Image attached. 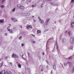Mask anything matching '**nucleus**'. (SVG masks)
Returning <instances> with one entry per match:
<instances>
[{
	"instance_id": "16",
	"label": "nucleus",
	"mask_w": 74,
	"mask_h": 74,
	"mask_svg": "<svg viewBox=\"0 0 74 74\" xmlns=\"http://www.w3.org/2000/svg\"><path fill=\"white\" fill-rule=\"evenodd\" d=\"M68 64H69V66H71L72 64V63L71 62H68Z\"/></svg>"
},
{
	"instance_id": "44",
	"label": "nucleus",
	"mask_w": 74,
	"mask_h": 74,
	"mask_svg": "<svg viewBox=\"0 0 74 74\" xmlns=\"http://www.w3.org/2000/svg\"><path fill=\"white\" fill-rule=\"evenodd\" d=\"M33 43H34H34H35V41H33Z\"/></svg>"
},
{
	"instance_id": "13",
	"label": "nucleus",
	"mask_w": 74,
	"mask_h": 74,
	"mask_svg": "<svg viewBox=\"0 0 74 74\" xmlns=\"http://www.w3.org/2000/svg\"><path fill=\"white\" fill-rule=\"evenodd\" d=\"M69 36H71L72 34V32H69Z\"/></svg>"
},
{
	"instance_id": "19",
	"label": "nucleus",
	"mask_w": 74,
	"mask_h": 74,
	"mask_svg": "<svg viewBox=\"0 0 74 74\" xmlns=\"http://www.w3.org/2000/svg\"><path fill=\"white\" fill-rule=\"evenodd\" d=\"M15 8H14L13 10H12V11L13 12H15Z\"/></svg>"
},
{
	"instance_id": "32",
	"label": "nucleus",
	"mask_w": 74,
	"mask_h": 74,
	"mask_svg": "<svg viewBox=\"0 0 74 74\" xmlns=\"http://www.w3.org/2000/svg\"><path fill=\"white\" fill-rule=\"evenodd\" d=\"M4 5H2L1 6V8H4Z\"/></svg>"
},
{
	"instance_id": "51",
	"label": "nucleus",
	"mask_w": 74,
	"mask_h": 74,
	"mask_svg": "<svg viewBox=\"0 0 74 74\" xmlns=\"http://www.w3.org/2000/svg\"><path fill=\"white\" fill-rule=\"evenodd\" d=\"M71 58V57H69V59H70Z\"/></svg>"
},
{
	"instance_id": "42",
	"label": "nucleus",
	"mask_w": 74,
	"mask_h": 74,
	"mask_svg": "<svg viewBox=\"0 0 74 74\" xmlns=\"http://www.w3.org/2000/svg\"><path fill=\"white\" fill-rule=\"evenodd\" d=\"M23 59L24 60H26V59H25V58H23Z\"/></svg>"
},
{
	"instance_id": "4",
	"label": "nucleus",
	"mask_w": 74,
	"mask_h": 74,
	"mask_svg": "<svg viewBox=\"0 0 74 74\" xmlns=\"http://www.w3.org/2000/svg\"><path fill=\"white\" fill-rule=\"evenodd\" d=\"M74 41V37H71V39L70 40V42L71 44H73V42Z\"/></svg>"
},
{
	"instance_id": "10",
	"label": "nucleus",
	"mask_w": 74,
	"mask_h": 74,
	"mask_svg": "<svg viewBox=\"0 0 74 74\" xmlns=\"http://www.w3.org/2000/svg\"><path fill=\"white\" fill-rule=\"evenodd\" d=\"M5 70H3L0 72V74H5Z\"/></svg>"
},
{
	"instance_id": "56",
	"label": "nucleus",
	"mask_w": 74,
	"mask_h": 74,
	"mask_svg": "<svg viewBox=\"0 0 74 74\" xmlns=\"http://www.w3.org/2000/svg\"><path fill=\"white\" fill-rule=\"evenodd\" d=\"M54 23H56V21H55Z\"/></svg>"
},
{
	"instance_id": "27",
	"label": "nucleus",
	"mask_w": 74,
	"mask_h": 74,
	"mask_svg": "<svg viewBox=\"0 0 74 74\" xmlns=\"http://www.w3.org/2000/svg\"><path fill=\"white\" fill-rule=\"evenodd\" d=\"M72 73H74V67L73 68V70L72 71Z\"/></svg>"
},
{
	"instance_id": "1",
	"label": "nucleus",
	"mask_w": 74,
	"mask_h": 74,
	"mask_svg": "<svg viewBox=\"0 0 74 74\" xmlns=\"http://www.w3.org/2000/svg\"><path fill=\"white\" fill-rule=\"evenodd\" d=\"M17 7L18 8H19L20 9H21V10H24L25 9V7L22 5H21L20 4H18L17 5Z\"/></svg>"
},
{
	"instance_id": "39",
	"label": "nucleus",
	"mask_w": 74,
	"mask_h": 74,
	"mask_svg": "<svg viewBox=\"0 0 74 74\" xmlns=\"http://www.w3.org/2000/svg\"><path fill=\"white\" fill-rule=\"evenodd\" d=\"M71 2H72V3H74V0H71Z\"/></svg>"
},
{
	"instance_id": "11",
	"label": "nucleus",
	"mask_w": 74,
	"mask_h": 74,
	"mask_svg": "<svg viewBox=\"0 0 74 74\" xmlns=\"http://www.w3.org/2000/svg\"><path fill=\"white\" fill-rule=\"evenodd\" d=\"M40 23H41L42 24H44V22L42 19H40Z\"/></svg>"
},
{
	"instance_id": "38",
	"label": "nucleus",
	"mask_w": 74,
	"mask_h": 74,
	"mask_svg": "<svg viewBox=\"0 0 74 74\" xmlns=\"http://www.w3.org/2000/svg\"><path fill=\"white\" fill-rule=\"evenodd\" d=\"M32 7H35V6H34V5H32Z\"/></svg>"
},
{
	"instance_id": "2",
	"label": "nucleus",
	"mask_w": 74,
	"mask_h": 74,
	"mask_svg": "<svg viewBox=\"0 0 74 74\" xmlns=\"http://www.w3.org/2000/svg\"><path fill=\"white\" fill-rule=\"evenodd\" d=\"M17 30V28H16V27H14L12 29H11V31H10V33H14L15 32L14 31H15V30Z\"/></svg>"
},
{
	"instance_id": "63",
	"label": "nucleus",
	"mask_w": 74,
	"mask_h": 74,
	"mask_svg": "<svg viewBox=\"0 0 74 74\" xmlns=\"http://www.w3.org/2000/svg\"><path fill=\"white\" fill-rule=\"evenodd\" d=\"M28 56H29V53H28Z\"/></svg>"
},
{
	"instance_id": "47",
	"label": "nucleus",
	"mask_w": 74,
	"mask_h": 74,
	"mask_svg": "<svg viewBox=\"0 0 74 74\" xmlns=\"http://www.w3.org/2000/svg\"><path fill=\"white\" fill-rule=\"evenodd\" d=\"M5 34L6 35V36H7V33H5Z\"/></svg>"
},
{
	"instance_id": "61",
	"label": "nucleus",
	"mask_w": 74,
	"mask_h": 74,
	"mask_svg": "<svg viewBox=\"0 0 74 74\" xmlns=\"http://www.w3.org/2000/svg\"><path fill=\"white\" fill-rule=\"evenodd\" d=\"M25 1V0H23V1Z\"/></svg>"
},
{
	"instance_id": "43",
	"label": "nucleus",
	"mask_w": 74,
	"mask_h": 74,
	"mask_svg": "<svg viewBox=\"0 0 74 74\" xmlns=\"http://www.w3.org/2000/svg\"><path fill=\"white\" fill-rule=\"evenodd\" d=\"M38 18L40 19H40H41V18H40V17H39Z\"/></svg>"
},
{
	"instance_id": "41",
	"label": "nucleus",
	"mask_w": 74,
	"mask_h": 74,
	"mask_svg": "<svg viewBox=\"0 0 74 74\" xmlns=\"http://www.w3.org/2000/svg\"><path fill=\"white\" fill-rule=\"evenodd\" d=\"M46 49H49V47H47V45H46Z\"/></svg>"
},
{
	"instance_id": "58",
	"label": "nucleus",
	"mask_w": 74,
	"mask_h": 74,
	"mask_svg": "<svg viewBox=\"0 0 74 74\" xmlns=\"http://www.w3.org/2000/svg\"><path fill=\"white\" fill-rule=\"evenodd\" d=\"M19 39H21V37H20L19 38Z\"/></svg>"
},
{
	"instance_id": "34",
	"label": "nucleus",
	"mask_w": 74,
	"mask_h": 74,
	"mask_svg": "<svg viewBox=\"0 0 74 74\" xmlns=\"http://www.w3.org/2000/svg\"><path fill=\"white\" fill-rule=\"evenodd\" d=\"M39 60H41V57H38Z\"/></svg>"
},
{
	"instance_id": "5",
	"label": "nucleus",
	"mask_w": 74,
	"mask_h": 74,
	"mask_svg": "<svg viewBox=\"0 0 74 74\" xmlns=\"http://www.w3.org/2000/svg\"><path fill=\"white\" fill-rule=\"evenodd\" d=\"M56 49L57 50L58 52V53H59V47H58V44L57 43V42H56Z\"/></svg>"
},
{
	"instance_id": "21",
	"label": "nucleus",
	"mask_w": 74,
	"mask_h": 74,
	"mask_svg": "<svg viewBox=\"0 0 74 74\" xmlns=\"http://www.w3.org/2000/svg\"><path fill=\"white\" fill-rule=\"evenodd\" d=\"M71 49H71V50H73V46H71Z\"/></svg>"
},
{
	"instance_id": "54",
	"label": "nucleus",
	"mask_w": 74,
	"mask_h": 74,
	"mask_svg": "<svg viewBox=\"0 0 74 74\" xmlns=\"http://www.w3.org/2000/svg\"><path fill=\"white\" fill-rule=\"evenodd\" d=\"M5 58H6V59H7V58H8V57H6Z\"/></svg>"
},
{
	"instance_id": "35",
	"label": "nucleus",
	"mask_w": 74,
	"mask_h": 74,
	"mask_svg": "<svg viewBox=\"0 0 74 74\" xmlns=\"http://www.w3.org/2000/svg\"><path fill=\"white\" fill-rule=\"evenodd\" d=\"M47 63L48 64H49V62H48V61H47Z\"/></svg>"
},
{
	"instance_id": "26",
	"label": "nucleus",
	"mask_w": 74,
	"mask_h": 74,
	"mask_svg": "<svg viewBox=\"0 0 74 74\" xmlns=\"http://www.w3.org/2000/svg\"><path fill=\"white\" fill-rule=\"evenodd\" d=\"M18 66L19 67V68H21V65L20 64L18 65Z\"/></svg>"
},
{
	"instance_id": "33",
	"label": "nucleus",
	"mask_w": 74,
	"mask_h": 74,
	"mask_svg": "<svg viewBox=\"0 0 74 74\" xmlns=\"http://www.w3.org/2000/svg\"><path fill=\"white\" fill-rule=\"evenodd\" d=\"M29 27H30L31 29H32V26L29 25Z\"/></svg>"
},
{
	"instance_id": "53",
	"label": "nucleus",
	"mask_w": 74,
	"mask_h": 74,
	"mask_svg": "<svg viewBox=\"0 0 74 74\" xmlns=\"http://www.w3.org/2000/svg\"><path fill=\"white\" fill-rule=\"evenodd\" d=\"M21 28H23L22 27V26H21Z\"/></svg>"
},
{
	"instance_id": "7",
	"label": "nucleus",
	"mask_w": 74,
	"mask_h": 74,
	"mask_svg": "<svg viewBox=\"0 0 74 74\" xmlns=\"http://www.w3.org/2000/svg\"><path fill=\"white\" fill-rule=\"evenodd\" d=\"M12 56L13 58H18V56L17 55H15V54H13L12 55Z\"/></svg>"
},
{
	"instance_id": "59",
	"label": "nucleus",
	"mask_w": 74,
	"mask_h": 74,
	"mask_svg": "<svg viewBox=\"0 0 74 74\" xmlns=\"http://www.w3.org/2000/svg\"><path fill=\"white\" fill-rule=\"evenodd\" d=\"M34 16H32L33 18H34Z\"/></svg>"
},
{
	"instance_id": "22",
	"label": "nucleus",
	"mask_w": 74,
	"mask_h": 74,
	"mask_svg": "<svg viewBox=\"0 0 74 74\" xmlns=\"http://www.w3.org/2000/svg\"><path fill=\"white\" fill-rule=\"evenodd\" d=\"M53 40V38H49V40L50 41H52V40Z\"/></svg>"
},
{
	"instance_id": "36",
	"label": "nucleus",
	"mask_w": 74,
	"mask_h": 74,
	"mask_svg": "<svg viewBox=\"0 0 74 74\" xmlns=\"http://www.w3.org/2000/svg\"><path fill=\"white\" fill-rule=\"evenodd\" d=\"M10 29V27H7V30H8V29Z\"/></svg>"
},
{
	"instance_id": "17",
	"label": "nucleus",
	"mask_w": 74,
	"mask_h": 74,
	"mask_svg": "<svg viewBox=\"0 0 74 74\" xmlns=\"http://www.w3.org/2000/svg\"><path fill=\"white\" fill-rule=\"evenodd\" d=\"M40 68H41V71H43V68L41 66H40Z\"/></svg>"
},
{
	"instance_id": "57",
	"label": "nucleus",
	"mask_w": 74,
	"mask_h": 74,
	"mask_svg": "<svg viewBox=\"0 0 74 74\" xmlns=\"http://www.w3.org/2000/svg\"><path fill=\"white\" fill-rule=\"evenodd\" d=\"M34 22H36V20H34Z\"/></svg>"
},
{
	"instance_id": "37",
	"label": "nucleus",
	"mask_w": 74,
	"mask_h": 74,
	"mask_svg": "<svg viewBox=\"0 0 74 74\" xmlns=\"http://www.w3.org/2000/svg\"><path fill=\"white\" fill-rule=\"evenodd\" d=\"M49 20H50V18L48 19L47 20V22H49Z\"/></svg>"
},
{
	"instance_id": "55",
	"label": "nucleus",
	"mask_w": 74,
	"mask_h": 74,
	"mask_svg": "<svg viewBox=\"0 0 74 74\" xmlns=\"http://www.w3.org/2000/svg\"><path fill=\"white\" fill-rule=\"evenodd\" d=\"M8 31H10V29H9L8 30Z\"/></svg>"
},
{
	"instance_id": "9",
	"label": "nucleus",
	"mask_w": 74,
	"mask_h": 74,
	"mask_svg": "<svg viewBox=\"0 0 74 74\" xmlns=\"http://www.w3.org/2000/svg\"><path fill=\"white\" fill-rule=\"evenodd\" d=\"M53 68L55 70H56V64L54 63V64L53 65Z\"/></svg>"
},
{
	"instance_id": "25",
	"label": "nucleus",
	"mask_w": 74,
	"mask_h": 74,
	"mask_svg": "<svg viewBox=\"0 0 74 74\" xmlns=\"http://www.w3.org/2000/svg\"><path fill=\"white\" fill-rule=\"evenodd\" d=\"M6 1V0H2V3H4V2H5Z\"/></svg>"
},
{
	"instance_id": "24",
	"label": "nucleus",
	"mask_w": 74,
	"mask_h": 74,
	"mask_svg": "<svg viewBox=\"0 0 74 74\" xmlns=\"http://www.w3.org/2000/svg\"><path fill=\"white\" fill-rule=\"evenodd\" d=\"M49 30V29H46L45 30V32H47V31H48Z\"/></svg>"
},
{
	"instance_id": "15",
	"label": "nucleus",
	"mask_w": 74,
	"mask_h": 74,
	"mask_svg": "<svg viewBox=\"0 0 74 74\" xmlns=\"http://www.w3.org/2000/svg\"><path fill=\"white\" fill-rule=\"evenodd\" d=\"M41 32V30H38L37 31V33L38 34H39V33H40Z\"/></svg>"
},
{
	"instance_id": "18",
	"label": "nucleus",
	"mask_w": 74,
	"mask_h": 74,
	"mask_svg": "<svg viewBox=\"0 0 74 74\" xmlns=\"http://www.w3.org/2000/svg\"><path fill=\"white\" fill-rule=\"evenodd\" d=\"M26 27L27 29H29V25H27Z\"/></svg>"
},
{
	"instance_id": "14",
	"label": "nucleus",
	"mask_w": 74,
	"mask_h": 74,
	"mask_svg": "<svg viewBox=\"0 0 74 74\" xmlns=\"http://www.w3.org/2000/svg\"><path fill=\"white\" fill-rule=\"evenodd\" d=\"M4 20H0V23H4Z\"/></svg>"
},
{
	"instance_id": "49",
	"label": "nucleus",
	"mask_w": 74,
	"mask_h": 74,
	"mask_svg": "<svg viewBox=\"0 0 74 74\" xmlns=\"http://www.w3.org/2000/svg\"><path fill=\"white\" fill-rule=\"evenodd\" d=\"M29 2H31V1H32L31 0H29Z\"/></svg>"
},
{
	"instance_id": "40",
	"label": "nucleus",
	"mask_w": 74,
	"mask_h": 74,
	"mask_svg": "<svg viewBox=\"0 0 74 74\" xmlns=\"http://www.w3.org/2000/svg\"><path fill=\"white\" fill-rule=\"evenodd\" d=\"M10 64L11 66H12V64L11 62H10Z\"/></svg>"
},
{
	"instance_id": "12",
	"label": "nucleus",
	"mask_w": 74,
	"mask_h": 74,
	"mask_svg": "<svg viewBox=\"0 0 74 74\" xmlns=\"http://www.w3.org/2000/svg\"><path fill=\"white\" fill-rule=\"evenodd\" d=\"M25 15H26L27 16H30V15H31V14H30V13H28L25 14Z\"/></svg>"
},
{
	"instance_id": "29",
	"label": "nucleus",
	"mask_w": 74,
	"mask_h": 74,
	"mask_svg": "<svg viewBox=\"0 0 74 74\" xmlns=\"http://www.w3.org/2000/svg\"><path fill=\"white\" fill-rule=\"evenodd\" d=\"M24 45H25V44H24V43H22L21 44L22 47H24Z\"/></svg>"
},
{
	"instance_id": "50",
	"label": "nucleus",
	"mask_w": 74,
	"mask_h": 74,
	"mask_svg": "<svg viewBox=\"0 0 74 74\" xmlns=\"http://www.w3.org/2000/svg\"><path fill=\"white\" fill-rule=\"evenodd\" d=\"M9 26H11V24H9Z\"/></svg>"
},
{
	"instance_id": "8",
	"label": "nucleus",
	"mask_w": 74,
	"mask_h": 74,
	"mask_svg": "<svg viewBox=\"0 0 74 74\" xmlns=\"http://www.w3.org/2000/svg\"><path fill=\"white\" fill-rule=\"evenodd\" d=\"M66 41H67L66 39L65 38H64L62 39V42L63 43H65L66 42Z\"/></svg>"
},
{
	"instance_id": "60",
	"label": "nucleus",
	"mask_w": 74,
	"mask_h": 74,
	"mask_svg": "<svg viewBox=\"0 0 74 74\" xmlns=\"http://www.w3.org/2000/svg\"><path fill=\"white\" fill-rule=\"evenodd\" d=\"M45 53H43V55H45Z\"/></svg>"
},
{
	"instance_id": "20",
	"label": "nucleus",
	"mask_w": 74,
	"mask_h": 74,
	"mask_svg": "<svg viewBox=\"0 0 74 74\" xmlns=\"http://www.w3.org/2000/svg\"><path fill=\"white\" fill-rule=\"evenodd\" d=\"M68 64V62H66V63H65L64 64V65L65 66H67Z\"/></svg>"
},
{
	"instance_id": "64",
	"label": "nucleus",
	"mask_w": 74,
	"mask_h": 74,
	"mask_svg": "<svg viewBox=\"0 0 74 74\" xmlns=\"http://www.w3.org/2000/svg\"><path fill=\"white\" fill-rule=\"evenodd\" d=\"M20 37H22V36H20Z\"/></svg>"
},
{
	"instance_id": "52",
	"label": "nucleus",
	"mask_w": 74,
	"mask_h": 74,
	"mask_svg": "<svg viewBox=\"0 0 74 74\" xmlns=\"http://www.w3.org/2000/svg\"><path fill=\"white\" fill-rule=\"evenodd\" d=\"M48 22H47V23H46V25H48Z\"/></svg>"
},
{
	"instance_id": "48",
	"label": "nucleus",
	"mask_w": 74,
	"mask_h": 74,
	"mask_svg": "<svg viewBox=\"0 0 74 74\" xmlns=\"http://www.w3.org/2000/svg\"><path fill=\"white\" fill-rule=\"evenodd\" d=\"M42 5H41L40 6V7H41V8H42Z\"/></svg>"
},
{
	"instance_id": "3",
	"label": "nucleus",
	"mask_w": 74,
	"mask_h": 74,
	"mask_svg": "<svg viewBox=\"0 0 74 74\" xmlns=\"http://www.w3.org/2000/svg\"><path fill=\"white\" fill-rule=\"evenodd\" d=\"M11 20L14 22H18V20L14 17H12L11 18Z\"/></svg>"
},
{
	"instance_id": "31",
	"label": "nucleus",
	"mask_w": 74,
	"mask_h": 74,
	"mask_svg": "<svg viewBox=\"0 0 74 74\" xmlns=\"http://www.w3.org/2000/svg\"><path fill=\"white\" fill-rule=\"evenodd\" d=\"M46 69H49V66L48 65H47L46 66Z\"/></svg>"
},
{
	"instance_id": "28",
	"label": "nucleus",
	"mask_w": 74,
	"mask_h": 74,
	"mask_svg": "<svg viewBox=\"0 0 74 74\" xmlns=\"http://www.w3.org/2000/svg\"><path fill=\"white\" fill-rule=\"evenodd\" d=\"M32 32H33V33H35L36 32V31H34V29H33L32 30Z\"/></svg>"
},
{
	"instance_id": "23",
	"label": "nucleus",
	"mask_w": 74,
	"mask_h": 74,
	"mask_svg": "<svg viewBox=\"0 0 74 74\" xmlns=\"http://www.w3.org/2000/svg\"><path fill=\"white\" fill-rule=\"evenodd\" d=\"M1 64V66H3V61H2Z\"/></svg>"
},
{
	"instance_id": "45",
	"label": "nucleus",
	"mask_w": 74,
	"mask_h": 74,
	"mask_svg": "<svg viewBox=\"0 0 74 74\" xmlns=\"http://www.w3.org/2000/svg\"><path fill=\"white\" fill-rule=\"evenodd\" d=\"M68 32V31H65V33H67Z\"/></svg>"
},
{
	"instance_id": "6",
	"label": "nucleus",
	"mask_w": 74,
	"mask_h": 74,
	"mask_svg": "<svg viewBox=\"0 0 74 74\" xmlns=\"http://www.w3.org/2000/svg\"><path fill=\"white\" fill-rule=\"evenodd\" d=\"M51 4L53 6H58V3H51Z\"/></svg>"
},
{
	"instance_id": "46",
	"label": "nucleus",
	"mask_w": 74,
	"mask_h": 74,
	"mask_svg": "<svg viewBox=\"0 0 74 74\" xmlns=\"http://www.w3.org/2000/svg\"><path fill=\"white\" fill-rule=\"evenodd\" d=\"M4 74H8V72Z\"/></svg>"
},
{
	"instance_id": "30",
	"label": "nucleus",
	"mask_w": 74,
	"mask_h": 74,
	"mask_svg": "<svg viewBox=\"0 0 74 74\" xmlns=\"http://www.w3.org/2000/svg\"><path fill=\"white\" fill-rule=\"evenodd\" d=\"M73 24L74 25V21L73 22L71 23V25H73Z\"/></svg>"
},
{
	"instance_id": "62",
	"label": "nucleus",
	"mask_w": 74,
	"mask_h": 74,
	"mask_svg": "<svg viewBox=\"0 0 74 74\" xmlns=\"http://www.w3.org/2000/svg\"><path fill=\"white\" fill-rule=\"evenodd\" d=\"M32 36H34V35H32Z\"/></svg>"
}]
</instances>
